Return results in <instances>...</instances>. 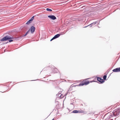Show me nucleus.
<instances>
[{"label": "nucleus", "instance_id": "obj_6", "mask_svg": "<svg viewBox=\"0 0 120 120\" xmlns=\"http://www.w3.org/2000/svg\"><path fill=\"white\" fill-rule=\"evenodd\" d=\"M98 80L101 82V83H103L104 82V80L103 79H101V78L99 77H98L97 78Z\"/></svg>", "mask_w": 120, "mask_h": 120}, {"label": "nucleus", "instance_id": "obj_7", "mask_svg": "<svg viewBox=\"0 0 120 120\" xmlns=\"http://www.w3.org/2000/svg\"><path fill=\"white\" fill-rule=\"evenodd\" d=\"M60 92H59V93L57 94V96H58V97H60L61 98H63V96H62V95L60 93Z\"/></svg>", "mask_w": 120, "mask_h": 120}, {"label": "nucleus", "instance_id": "obj_12", "mask_svg": "<svg viewBox=\"0 0 120 120\" xmlns=\"http://www.w3.org/2000/svg\"><path fill=\"white\" fill-rule=\"evenodd\" d=\"M85 85H86L88 84L89 83V81H87L86 82H85L84 83Z\"/></svg>", "mask_w": 120, "mask_h": 120}, {"label": "nucleus", "instance_id": "obj_5", "mask_svg": "<svg viewBox=\"0 0 120 120\" xmlns=\"http://www.w3.org/2000/svg\"><path fill=\"white\" fill-rule=\"evenodd\" d=\"M112 71L114 72H118L120 71V67L114 69Z\"/></svg>", "mask_w": 120, "mask_h": 120}, {"label": "nucleus", "instance_id": "obj_4", "mask_svg": "<svg viewBox=\"0 0 120 120\" xmlns=\"http://www.w3.org/2000/svg\"><path fill=\"white\" fill-rule=\"evenodd\" d=\"M35 30V27L32 26L30 29V30L31 33L32 34L34 32Z\"/></svg>", "mask_w": 120, "mask_h": 120}, {"label": "nucleus", "instance_id": "obj_8", "mask_svg": "<svg viewBox=\"0 0 120 120\" xmlns=\"http://www.w3.org/2000/svg\"><path fill=\"white\" fill-rule=\"evenodd\" d=\"M97 23V22H94L92 23L90 25V27H92L93 26L95 25V24H96Z\"/></svg>", "mask_w": 120, "mask_h": 120}, {"label": "nucleus", "instance_id": "obj_15", "mask_svg": "<svg viewBox=\"0 0 120 120\" xmlns=\"http://www.w3.org/2000/svg\"><path fill=\"white\" fill-rule=\"evenodd\" d=\"M85 85L84 83H80L79 85V86H83V85Z\"/></svg>", "mask_w": 120, "mask_h": 120}, {"label": "nucleus", "instance_id": "obj_9", "mask_svg": "<svg viewBox=\"0 0 120 120\" xmlns=\"http://www.w3.org/2000/svg\"><path fill=\"white\" fill-rule=\"evenodd\" d=\"M60 35V34H57L55 35L53 37L55 39L59 37Z\"/></svg>", "mask_w": 120, "mask_h": 120}, {"label": "nucleus", "instance_id": "obj_23", "mask_svg": "<svg viewBox=\"0 0 120 120\" xmlns=\"http://www.w3.org/2000/svg\"><path fill=\"white\" fill-rule=\"evenodd\" d=\"M52 120H54V119L53 118Z\"/></svg>", "mask_w": 120, "mask_h": 120}, {"label": "nucleus", "instance_id": "obj_13", "mask_svg": "<svg viewBox=\"0 0 120 120\" xmlns=\"http://www.w3.org/2000/svg\"><path fill=\"white\" fill-rule=\"evenodd\" d=\"M79 112L78 111L76 110H74L73 111V113H76Z\"/></svg>", "mask_w": 120, "mask_h": 120}, {"label": "nucleus", "instance_id": "obj_16", "mask_svg": "<svg viewBox=\"0 0 120 120\" xmlns=\"http://www.w3.org/2000/svg\"><path fill=\"white\" fill-rule=\"evenodd\" d=\"M34 16H33L30 19V20L31 21H33V20L34 19Z\"/></svg>", "mask_w": 120, "mask_h": 120}, {"label": "nucleus", "instance_id": "obj_20", "mask_svg": "<svg viewBox=\"0 0 120 120\" xmlns=\"http://www.w3.org/2000/svg\"><path fill=\"white\" fill-rule=\"evenodd\" d=\"M55 39L54 38V37H53V38H52L51 40H50V41H52V40H53V39Z\"/></svg>", "mask_w": 120, "mask_h": 120}, {"label": "nucleus", "instance_id": "obj_19", "mask_svg": "<svg viewBox=\"0 0 120 120\" xmlns=\"http://www.w3.org/2000/svg\"><path fill=\"white\" fill-rule=\"evenodd\" d=\"M13 41V40H9V42H11Z\"/></svg>", "mask_w": 120, "mask_h": 120}, {"label": "nucleus", "instance_id": "obj_22", "mask_svg": "<svg viewBox=\"0 0 120 120\" xmlns=\"http://www.w3.org/2000/svg\"><path fill=\"white\" fill-rule=\"evenodd\" d=\"M93 82V81H90V82Z\"/></svg>", "mask_w": 120, "mask_h": 120}, {"label": "nucleus", "instance_id": "obj_10", "mask_svg": "<svg viewBox=\"0 0 120 120\" xmlns=\"http://www.w3.org/2000/svg\"><path fill=\"white\" fill-rule=\"evenodd\" d=\"M30 30H29L26 33V34L24 35L22 37L25 36L27 35V34H28L30 32Z\"/></svg>", "mask_w": 120, "mask_h": 120}, {"label": "nucleus", "instance_id": "obj_17", "mask_svg": "<svg viewBox=\"0 0 120 120\" xmlns=\"http://www.w3.org/2000/svg\"><path fill=\"white\" fill-rule=\"evenodd\" d=\"M106 75H105L103 76V78L105 80L106 78Z\"/></svg>", "mask_w": 120, "mask_h": 120}, {"label": "nucleus", "instance_id": "obj_24", "mask_svg": "<svg viewBox=\"0 0 120 120\" xmlns=\"http://www.w3.org/2000/svg\"><path fill=\"white\" fill-rule=\"evenodd\" d=\"M89 79V78L87 79Z\"/></svg>", "mask_w": 120, "mask_h": 120}, {"label": "nucleus", "instance_id": "obj_11", "mask_svg": "<svg viewBox=\"0 0 120 120\" xmlns=\"http://www.w3.org/2000/svg\"><path fill=\"white\" fill-rule=\"evenodd\" d=\"M32 21L30 20V19L28 21L26 22V24H29L30 23H31Z\"/></svg>", "mask_w": 120, "mask_h": 120}, {"label": "nucleus", "instance_id": "obj_14", "mask_svg": "<svg viewBox=\"0 0 120 120\" xmlns=\"http://www.w3.org/2000/svg\"><path fill=\"white\" fill-rule=\"evenodd\" d=\"M46 10L47 11H52V10L50 9L47 8L46 9Z\"/></svg>", "mask_w": 120, "mask_h": 120}, {"label": "nucleus", "instance_id": "obj_21", "mask_svg": "<svg viewBox=\"0 0 120 120\" xmlns=\"http://www.w3.org/2000/svg\"><path fill=\"white\" fill-rule=\"evenodd\" d=\"M90 26V25H88V26H85L84 27V28L86 27H87L88 26Z\"/></svg>", "mask_w": 120, "mask_h": 120}, {"label": "nucleus", "instance_id": "obj_1", "mask_svg": "<svg viewBox=\"0 0 120 120\" xmlns=\"http://www.w3.org/2000/svg\"><path fill=\"white\" fill-rule=\"evenodd\" d=\"M120 112L119 110L116 109L113 112V114L114 116H117L119 115Z\"/></svg>", "mask_w": 120, "mask_h": 120}, {"label": "nucleus", "instance_id": "obj_2", "mask_svg": "<svg viewBox=\"0 0 120 120\" xmlns=\"http://www.w3.org/2000/svg\"><path fill=\"white\" fill-rule=\"evenodd\" d=\"M12 38L10 36H6L4 38L2 39L1 40V41H6L8 40L11 39Z\"/></svg>", "mask_w": 120, "mask_h": 120}, {"label": "nucleus", "instance_id": "obj_3", "mask_svg": "<svg viewBox=\"0 0 120 120\" xmlns=\"http://www.w3.org/2000/svg\"><path fill=\"white\" fill-rule=\"evenodd\" d=\"M48 17L52 20H55L56 19V17L53 15H49L48 16Z\"/></svg>", "mask_w": 120, "mask_h": 120}, {"label": "nucleus", "instance_id": "obj_18", "mask_svg": "<svg viewBox=\"0 0 120 120\" xmlns=\"http://www.w3.org/2000/svg\"><path fill=\"white\" fill-rule=\"evenodd\" d=\"M65 34V33H64V32H63L61 33V34H60V35H62V34Z\"/></svg>", "mask_w": 120, "mask_h": 120}]
</instances>
